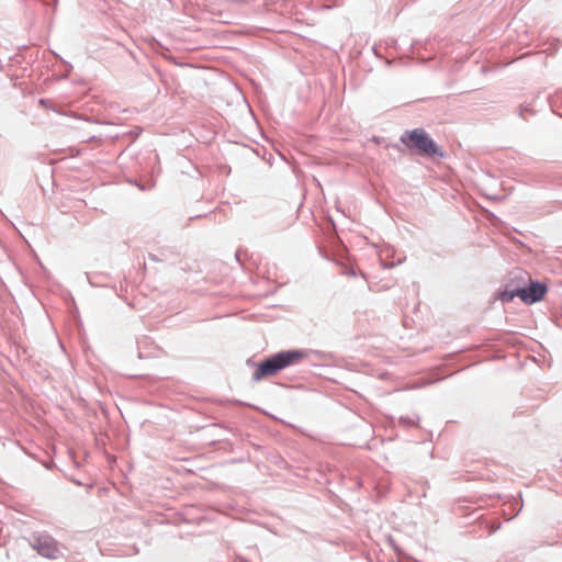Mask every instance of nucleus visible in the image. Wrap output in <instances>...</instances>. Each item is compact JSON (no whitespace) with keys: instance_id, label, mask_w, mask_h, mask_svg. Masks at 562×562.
Listing matches in <instances>:
<instances>
[{"instance_id":"obj_5","label":"nucleus","mask_w":562,"mask_h":562,"mask_svg":"<svg viewBox=\"0 0 562 562\" xmlns=\"http://www.w3.org/2000/svg\"><path fill=\"white\" fill-rule=\"evenodd\" d=\"M519 289L516 290H505L501 293L499 299L503 302H510L514 300V297H518Z\"/></svg>"},{"instance_id":"obj_2","label":"nucleus","mask_w":562,"mask_h":562,"mask_svg":"<svg viewBox=\"0 0 562 562\" xmlns=\"http://www.w3.org/2000/svg\"><path fill=\"white\" fill-rule=\"evenodd\" d=\"M403 143L418 150L420 155L434 156L439 154V149L428 134L420 128L407 133V138H402Z\"/></svg>"},{"instance_id":"obj_4","label":"nucleus","mask_w":562,"mask_h":562,"mask_svg":"<svg viewBox=\"0 0 562 562\" xmlns=\"http://www.w3.org/2000/svg\"><path fill=\"white\" fill-rule=\"evenodd\" d=\"M547 288L541 283H531L528 288H519L518 297L526 304H532L543 299Z\"/></svg>"},{"instance_id":"obj_3","label":"nucleus","mask_w":562,"mask_h":562,"mask_svg":"<svg viewBox=\"0 0 562 562\" xmlns=\"http://www.w3.org/2000/svg\"><path fill=\"white\" fill-rule=\"evenodd\" d=\"M34 550L48 559H56L59 553L56 541L49 536H40L32 543Z\"/></svg>"},{"instance_id":"obj_1","label":"nucleus","mask_w":562,"mask_h":562,"mask_svg":"<svg viewBox=\"0 0 562 562\" xmlns=\"http://www.w3.org/2000/svg\"><path fill=\"white\" fill-rule=\"evenodd\" d=\"M304 358V352L299 350H286L279 352L262 361L254 372L255 380H261L267 376L276 375L282 369L300 362Z\"/></svg>"}]
</instances>
